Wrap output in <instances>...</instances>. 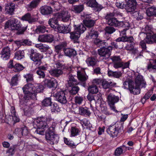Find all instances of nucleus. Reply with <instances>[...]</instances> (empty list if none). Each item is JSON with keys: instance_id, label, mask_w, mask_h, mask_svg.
Returning a JSON list of instances; mask_svg holds the SVG:
<instances>
[{"instance_id": "2f4dec72", "label": "nucleus", "mask_w": 156, "mask_h": 156, "mask_svg": "<svg viewBox=\"0 0 156 156\" xmlns=\"http://www.w3.org/2000/svg\"><path fill=\"white\" fill-rule=\"evenodd\" d=\"M70 34V38L73 41L74 43H78V41L79 38L80 37L79 34L75 30L73 32L69 33Z\"/></svg>"}, {"instance_id": "09e8293b", "label": "nucleus", "mask_w": 156, "mask_h": 156, "mask_svg": "<svg viewBox=\"0 0 156 156\" xmlns=\"http://www.w3.org/2000/svg\"><path fill=\"white\" fill-rule=\"evenodd\" d=\"M51 101V98H46L43 100L42 102V105L45 107L50 106L52 103Z\"/></svg>"}, {"instance_id": "864d4df0", "label": "nucleus", "mask_w": 156, "mask_h": 156, "mask_svg": "<svg viewBox=\"0 0 156 156\" xmlns=\"http://www.w3.org/2000/svg\"><path fill=\"white\" fill-rule=\"evenodd\" d=\"M156 59H151L150 60L149 63L147 66L148 69L152 68L153 69H156Z\"/></svg>"}, {"instance_id": "9d476101", "label": "nucleus", "mask_w": 156, "mask_h": 156, "mask_svg": "<svg viewBox=\"0 0 156 156\" xmlns=\"http://www.w3.org/2000/svg\"><path fill=\"white\" fill-rule=\"evenodd\" d=\"M51 121V119L44 117H41L37 118L34 121V123L36 125L38 128H44L47 126H49V123Z\"/></svg>"}, {"instance_id": "f704fd0d", "label": "nucleus", "mask_w": 156, "mask_h": 156, "mask_svg": "<svg viewBox=\"0 0 156 156\" xmlns=\"http://www.w3.org/2000/svg\"><path fill=\"white\" fill-rule=\"evenodd\" d=\"M58 21L56 18H52L49 20L48 21V23L51 27L53 28L57 29L59 24L58 23Z\"/></svg>"}, {"instance_id": "5fc2aeb1", "label": "nucleus", "mask_w": 156, "mask_h": 156, "mask_svg": "<svg viewBox=\"0 0 156 156\" xmlns=\"http://www.w3.org/2000/svg\"><path fill=\"white\" fill-rule=\"evenodd\" d=\"M105 30L106 33L110 34L115 32L116 29L113 27L110 26L106 27Z\"/></svg>"}, {"instance_id": "ddd939ff", "label": "nucleus", "mask_w": 156, "mask_h": 156, "mask_svg": "<svg viewBox=\"0 0 156 156\" xmlns=\"http://www.w3.org/2000/svg\"><path fill=\"white\" fill-rule=\"evenodd\" d=\"M107 98L111 109L117 113L118 111L115 109L114 104L119 101V97L111 93H110L108 96Z\"/></svg>"}, {"instance_id": "ea45409f", "label": "nucleus", "mask_w": 156, "mask_h": 156, "mask_svg": "<svg viewBox=\"0 0 156 156\" xmlns=\"http://www.w3.org/2000/svg\"><path fill=\"white\" fill-rule=\"evenodd\" d=\"M98 33L97 31L94 30L93 29H91L89 32H88V36H87L88 38L93 39H96L98 37Z\"/></svg>"}, {"instance_id": "13d9d810", "label": "nucleus", "mask_w": 156, "mask_h": 156, "mask_svg": "<svg viewBox=\"0 0 156 156\" xmlns=\"http://www.w3.org/2000/svg\"><path fill=\"white\" fill-rule=\"evenodd\" d=\"M51 109L52 112H55V111L59 112L60 109L57 103H54L50 105Z\"/></svg>"}, {"instance_id": "39448f33", "label": "nucleus", "mask_w": 156, "mask_h": 156, "mask_svg": "<svg viewBox=\"0 0 156 156\" xmlns=\"http://www.w3.org/2000/svg\"><path fill=\"white\" fill-rule=\"evenodd\" d=\"M55 127L54 126L49 127L45 132L46 140L47 142L51 145L56 144L59 141V136L55 133Z\"/></svg>"}, {"instance_id": "f257e3e1", "label": "nucleus", "mask_w": 156, "mask_h": 156, "mask_svg": "<svg viewBox=\"0 0 156 156\" xmlns=\"http://www.w3.org/2000/svg\"><path fill=\"white\" fill-rule=\"evenodd\" d=\"M44 89L43 86L39 83L33 85L31 83H28L25 85L22 88L24 95L23 98L21 100V104H24V103H29L30 100L34 99L37 93L41 92Z\"/></svg>"}, {"instance_id": "aec40b11", "label": "nucleus", "mask_w": 156, "mask_h": 156, "mask_svg": "<svg viewBox=\"0 0 156 156\" xmlns=\"http://www.w3.org/2000/svg\"><path fill=\"white\" fill-rule=\"evenodd\" d=\"M20 142L17 143L16 144L13 145L11 146L10 148L6 151L7 153H9L11 155H12L15 153L16 151L19 150L21 151L23 149V147Z\"/></svg>"}, {"instance_id": "3c124183", "label": "nucleus", "mask_w": 156, "mask_h": 156, "mask_svg": "<svg viewBox=\"0 0 156 156\" xmlns=\"http://www.w3.org/2000/svg\"><path fill=\"white\" fill-rule=\"evenodd\" d=\"M133 83H134L132 81L126 80L123 82V87L124 89H128L129 90L130 88L132 87Z\"/></svg>"}, {"instance_id": "c85d7f7f", "label": "nucleus", "mask_w": 156, "mask_h": 156, "mask_svg": "<svg viewBox=\"0 0 156 156\" xmlns=\"http://www.w3.org/2000/svg\"><path fill=\"white\" fill-rule=\"evenodd\" d=\"M41 14L43 15H48L51 14L53 12L52 9L50 6H44L40 8Z\"/></svg>"}, {"instance_id": "0eeeda50", "label": "nucleus", "mask_w": 156, "mask_h": 156, "mask_svg": "<svg viewBox=\"0 0 156 156\" xmlns=\"http://www.w3.org/2000/svg\"><path fill=\"white\" fill-rule=\"evenodd\" d=\"M106 131L113 137L119 136L124 132L123 125L122 123H119L111 125L107 129Z\"/></svg>"}, {"instance_id": "a878e982", "label": "nucleus", "mask_w": 156, "mask_h": 156, "mask_svg": "<svg viewBox=\"0 0 156 156\" xmlns=\"http://www.w3.org/2000/svg\"><path fill=\"white\" fill-rule=\"evenodd\" d=\"M21 20L23 21H27L30 24H32L37 21L38 20L37 18L31 16L29 13H27L23 16Z\"/></svg>"}, {"instance_id": "dca6fc26", "label": "nucleus", "mask_w": 156, "mask_h": 156, "mask_svg": "<svg viewBox=\"0 0 156 156\" xmlns=\"http://www.w3.org/2000/svg\"><path fill=\"white\" fill-rule=\"evenodd\" d=\"M134 40L133 37L131 36H124V42H128L129 43L126 45L125 48L126 50H130L135 45Z\"/></svg>"}, {"instance_id": "774afa93", "label": "nucleus", "mask_w": 156, "mask_h": 156, "mask_svg": "<svg viewBox=\"0 0 156 156\" xmlns=\"http://www.w3.org/2000/svg\"><path fill=\"white\" fill-rule=\"evenodd\" d=\"M115 5L117 7L119 8L122 9L125 8V5L124 2L120 1L119 0H117Z\"/></svg>"}, {"instance_id": "423d86ee", "label": "nucleus", "mask_w": 156, "mask_h": 156, "mask_svg": "<svg viewBox=\"0 0 156 156\" xmlns=\"http://www.w3.org/2000/svg\"><path fill=\"white\" fill-rule=\"evenodd\" d=\"M114 16V13H110L107 14L105 16V18L107 20V22L108 25L119 28L128 26V24L126 21H119L116 18L113 17Z\"/></svg>"}, {"instance_id": "7c9ffc66", "label": "nucleus", "mask_w": 156, "mask_h": 156, "mask_svg": "<svg viewBox=\"0 0 156 156\" xmlns=\"http://www.w3.org/2000/svg\"><path fill=\"white\" fill-rule=\"evenodd\" d=\"M59 17L62 19L64 22H66L69 20L70 16L67 11H63L59 13Z\"/></svg>"}, {"instance_id": "4d7b16f0", "label": "nucleus", "mask_w": 156, "mask_h": 156, "mask_svg": "<svg viewBox=\"0 0 156 156\" xmlns=\"http://www.w3.org/2000/svg\"><path fill=\"white\" fill-rule=\"evenodd\" d=\"M17 131L19 130L21 132L23 136H26L29 133V130L27 127L24 126L21 129H17Z\"/></svg>"}, {"instance_id": "603ef678", "label": "nucleus", "mask_w": 156, "mask_h": 156, "mask_svg": "<svg viewBox=\"0 0 156 156\" xmlns=\"http://www.w3.org/2000/svg\"><path fill=\"white\" fill-rule=\"evenodd\" d=\"M71 136H77L80 132L79 129L76 127H72L71 129Z\"/></svg>"}, {"instance_id": "58836bf2", "label": "nucleus", "mask_w": 156, "mask_h": 156, "mask_svg": "<svg viewBox=\"0 0 156 156\" xmlns=\"http://www.w3.org/2000/svg\"><path fill=\"white\" fill-rule=\"evenodd\" d=\"M126 147L124 145L117 148L115 150L114 155L115 156L120 155L121 154L123 153L124 151V152L126 151Z\"/></svg>"}, {"instance_id": "473e14b6", "label": "nucleus", "mask_w": 156, "mask_h": 156, "mask_svg": "<svg viewBox=\"0 0 156 156\" xmlns=\"http://www.w3.org/2000/svg\"><path fill=\"white\" fill-rule=\"evenodd\" d=\"M40 1V0H33L29 4L27 5L26 7L28 11H30L36 8Z\"/></svg>"}, {"instance_id": "6ab92c4d", "label": "nucleus", "mask_w": 156, "mask_h": 156, "mask_svg": "<svg viewBox=\"0 0 156 156\" xmlns=\"http://www.w3.org/2000/svg\"><path fill=\"white\" fill-rule=\"evenodd\" d=\"M44 84L49 88H56L57 87V82L56 80L53 78L46 79L43 81Z\"/></svg>"}, {"instance_id": "338daca9", "label": "nucleus", "mask_w": 156, "mask_h": 156, "mask_svg": "<svg viewBox=\"0 0 156 156\" xmlns=\"http://www.w3.org/2000/svg\"><path fill=\"white\" fill-rule=\"evenodd\" d=\"M126 4H128L129 5L133 6L134 7L136 8L137 5L136 0H128L127 1Z\"/></svg>"}, {"instance_id": "cd10ccee", "label": "nucleus", "mask_w": 156, "mask_h": 156, "mask_svg": "<svg viewBox=\"0 0 156 156\" xmlns=\"http://www.w3.org/2000/svg\"><path fill=\"white\" fill-rule=\"evenodd\" d=\"M65 55L69 58L74 57L77 55L76 51L73 48H66L64 50Z\"/></svg>"}, {"instance_id": "20e7f679", "label": "nucleus", "mask_w": 156, "mask_h": 156, "mask_svg": "<svg viewBox=\"0 0 156 156\" xmlns=\"http://www.w3.org/2000/svg\"><path fill=\"white\" fill-rule=\"evenodd\" d=\"M135 83V86H134L133 83L130 88L129 90L131 94H138L140 92V88L145 87L146 83L143 80V76L139 75L136 77Z\"/></svg>"}, {"instance_id": "bf43d9fd", "label": "nucleus", "mask_w": 156, "mask_h": 156, "mask_svg": "<svg viewBox=\"0 0 156 156\" xmlns=\"http://www.w3.org/2000/svg\"><path fill=\"white\" fill-rule=\"evenodd\" d=\"M95 5V6H94L93 8L94 11L95 12H99L103 8V6H102L101 5L98 4L97 2Z\"/></svg>"}, {"instance_id": "9b49d317", "label": "nucleus", "mask_w": 156, "mask_h": 156, "mask_svg": "<svg viewBox=\"0 0 156 156\" xmlns=\"http://www.w3.org/2000/svg\"><path fill=\"white\" fill-rule=\"evenodd\" d=\"M23 98V97H19V105L20 107H24L23 108V112L24 115L27 116H30L33 114L34 112L33 110L31 107L29 106V105H30L31 103V101L32 100H30V102L28 104H26L24 103V104H21V100Z\"/></svg>"}, {"instance_id": "4c0bfd02", "label": "nucleus", "mask_w": 156, "mask_h": 156, "mask_svg": "<svg viewBox=\"0 0 156 156\" xmlns=\"http://www.w3.org/2000/svg\"><path fill=\"white\" fill-rule=\"evenodd\" d=\"M146 14L150 17L156 16V8L153 6L148 8L146 10Z\"/></svg>"}, {"instance_id": "79ce46f5", "label": "nucleus", "mask_w": 156, "mask_h": 156, "mask_svg": "<svg viewBox=\"0 0 156 156\" xmlns=\"http://www.w3.org/2000/svg\"><path fill=\"white\" fill-rule=\"evenodd\" d=\"M24 54L23 50H20L15 52L14 58L18 60H20L24 57Z\"/></svg>"}, {"instance_id": "b1692460", "label": "nucleus", "mask_w": 156, "mask_h": 156, "mask_svg": "<svg viewBox=\"0 0 156 156\" xmlns=\"http://www.w3.org/2000/svg\"><path fill=\"white\" fill-rule=\"evenodd\" d=\"M10 52L11 51L9 47L3 48L1 52V57L4 60L8 59L10 56Z\"/></svg>"}, {"instance_id": "2eb2a0df", "label": "nucleus", "mask_w": 156, "mask_h": 156, "mask_svg": "<svg viewBox=\"0 0 156 156\" xmlns=\"http://www.w3.org/2000/svg\"><path fill=\"white\" fill-rule=\"evenodd\" d=\"M56 101L62 104H65L67 102L64 91L60 90L58 91L54 95Z\"/></svg>"}, {"instance_id": "de8ad7c7", "label": "nucleus", "mask_w": 156, "mask_h": 156, "mask_svg": "<svg viewBox=\"0 0 156 156\" xmlns=\"http://www.w3.org/2000/svg\"><path fill=\"white\" fill-rule=\"evenodd\" d=\"M18 75L16 74L12 78L11 81L9 82L10 85L11 87L15 86L18 84Z\"/></svg>"}, {"instance_id": "f03ea898", "label": "nucleus", "mask_w": 156, "mask_h": 156, "mask_svg": "<svg viewBox=\"0 0 156 156\" xmlns=\"http://www.w3.org/2000/svg\"><path fill=\"white\" fill-rule=\"evenodd\" d=\"M153 29L149 26L143 28L140 33L139 37L141 40L144 39L145 42L148 44L156 43V34Z\"/></svg>"}, {"instance_id": "412c9836", "label": "nucleus", "mask_w": 156, "mask_h": 156, "mask_svg": "<svg viewBox=\"0 0 156 156\" xmlns=\"http://www.w3.org/2000/svg\"><path fill=\"white\" fill-rule=\"evenodd\" d=\"M16 8V5L14 3L9 2L5 5V10L8 14L12 15L14 14Z\"/></svg>"}, {"instance_id": "4468645a", "label": "nucleus", "mask_w": 156, "mask_h": 156, "mask_svg": "<svg viewBox=\"0 0 156 156\" xmlns=\"http://www.w3.org/2000/svg\"><path fill=\"white\" fill-rule=\"evenodd\" d=\"M7 66L9 68L13 69L14 72L19 73L23 70L25 68L22 64L13 62L12 60L9 61L7 64Z\"/></svg>"}, {"instance_id": "f3484780", "label": "nucleus", "mask_w": 156, "mask_h": 156, "mask_svg": "<svg viewBox=\"0 0 156 156\" xmlns=\"http://www.w3.org/2000/svg\"><path fill=\"white\" fill-rule=\"evenodd\" d=\"M77 78L80 80L78 82L82 86L85 87L86 86V81L88 79V76L83 72L78 71L77 73Z\"/></svg>"}, {"instance_id": "e2e57ef3", "label": "nucleus", "mask_w": 156, "mask_h": 156, "mask_svg": "<svg viewBox=\"0 0 156 156\" xmlns=\"http://www.w3.org/2000/svg\"><path fill=\"white\" fill-rule=\"evenodd\" d=\"M125 8L128 12L130 13L134 11L136 9V8L134 7L133 6L129 5L127 4H125Z\"/></svg>"}, {"instance_id": "bb28decb", "label": "nucleus", "mask_w": 156, "mask_h": 156, "mask_svg": "<svg viewBox=\"0 0 156 156\" xmlns=\"http://www.w3.org/2000/svg\"><path fill=\"white\" fill-rule=\"evenodd\" d=\"M96 21L91 19H85L83 20V24L86 29H93V27Z\"/></svg>"}, {"instance_id": "6e6d98bb", "label": "nucleus", "mask_w": 156, "mask_h": 156, "mask_svg": "<svg viewBox=\"0 0 156 156\" xmlns=\"http://www.w3.org/2000/svg\"><path fill=\"white\" fill-rule=\"evenodd\" d=\"M23 77L26 79V81L27 83L33 81L34 76L32 73H28L23 76Z\"/></svg>"}, {"instance_id": "8fccbe9b", "label": "nucleus", "mask_w": 156, "mask_h": 156, "mask_svg": "<svg viewBox=\"0 0 156 156\" xmlns=\"http://www.w3.org/2000/svg\"><path fill=\"white\" fill-rule=\"evenodd\" d=\"M46 30V27L43 25H40L37 27L35 32L37 34L43 33Z\"/></svg>"}, {"instance_id": "49530a36", "label": "nucleus", "mask_w": 156, "mask_h": 156, "mask_svg": "<svg viewBox=\"0 0 156 156\" xmlns=\"http://www.w3.org/2000/svg\"><path fill=\"white\" fill-rule=\"evenodd\" d=\"M87 108H84L83 107L79 108V113L81 115H86L87 116H89L90 115V111L88 110Z\"/></svg>"}, {"instance_id": "c756f323", "label": "nucleus", "mask_w": 156, "mask_h": 156, "mask_svg": "<svg viewBox=\"0 0 156 156\" xmlns=\"http://www.w3.org/2000/svg\"><path fill=\"white\" fill-rule=\"evenodd\" d=\"M67 45V43L66 41H64L55 46V52L58 53H60L62 51L64 52V50L66 49Z\"/></svg>"}, {"instance_id": "c9c22d12", "label": "nucleus", "mask_w": 156, "mask_h": 156, "mask_svg": "<svg viewBox=\"0 0 156 156\" xmlns=\"http://www.w3.org/2000/svg\"><path fill=\"white\" fill-rule=\"evenodd\" d=\"M84 9L83 4L74 5L72 8V11L75 13L79 14L83 11Z\"/></svg>"}, {"instance_id": "0e129e2a", "label": "nucleus", "mask_w": 156, "mask_h": 156, "mask_svg": "<svg viewBox=\"0 0 156 156\" xmlns=\"http://www.w3.org/2000/svg\"><path fill=\"white\" fill-rule=\"evenodd\" d=\"M110 59H111L114 63L121 61L122 60L119 56H113L110 58Z\"/></svg>"}, {"instance_id": "c03bdc74", "label": "nucleus", "mask_w": 156, "mask_h": 156, "mask_svg": "<svg viewBox=\"0 0 156 156\" xmlns=\"http://www.w3.org/2000/svg\"><path fill=\"white\" fill-rule=\"evenodd\" d=\"M64 141L65 143L70 148H74L76 147V145L72 140H69L67 138L64 137Z\"/></svg>"}, {"instance_id": "052dcab7", "label": "nucleus", "mask_w": 156, "mask_h": 156, "mask_svg": "<svg viewBox=\"0 0 156 156\" xmlns=\"http://www.w3.org/2000/svg\"><path fill=\"white\" fill-rule=\"evenodd\" d=\"M101 111L105 114L107 115H110L111 113L107 111V109L105 105H100Z\"/></svg>"}, {"instance_id": "393cba45", "label": "nucleus", "mask_w": 156, "mask_h": 156, "mask_svg": "<svg viewBox=\"0 0 156 156\" xmlns=\"http://www.w3.org/2000/svg\"><path fill=\"white\" fill-rule=\"evenodd\" d=\"M68 79L67 80V86L70 87L74 85H77L79 83L77 81L76 76H73L72 74H70L68 77Z\"/></svg>"}, {"instance_id": "7ed1b4c3", "label": "nucleus", "mask_w": 156, "mask_h": 156, "mask_svg": "<svg viewBox=\"0 0 156 156\" xmlns=\"http://www.w3.org/2000/svg\"><path fill=\"white\" fill-rule=\"evenodd\" d=\"M27 26L23 27L20 22H18L15 19L9 20L7 21L5 25V28H10L11 30H16L17 31V35L22 34L26 30Z\"/></svg>"}, {"instance_id": "a211bd4d", "label": "nucleus", "mask_w": 156, "mask_h": 156, "mask_svg": "<svg viewBox=\"0 0 156 156\" xmlns=\"http://www.w3.org/2000/svg\"><path fill=\"white\" fill-rule=\"evenodd\" d=\"M54 36L52 34H42L39 36L38 40L41 42L51 43L54 40Z\"/></svg>"}, {"instance_id": "a18cd8bd", "label": "nucleus", "mask_w": 156, "mask_h": 156, "mask_svg": "<svg viewBox=\"0 0 156 156\" xmlns=\"http://www.w3.org/2000/svg\"><path fill=\"white\" fill-rule=\"evenodd\" d=\"M88 90L89 93L92 94H96L98 91L97 87L94 84L89 86Z\"/></svg>"}, {"instance_id": "5701e85b", "label": "nucleus", "mask_w": 156, "mask_h": 156, "mask_svg": "<svg viewBox=\"0 0 156 156\" xmlns=\"http://www.w3.org/2000/svg\"><path fill=\"white\" fill-rule=\"evenodd\" d=\"M48 68L46 66H42L38 67L36 70V73L40 78H44L45 77V71L47 70Z\"/></svg>"}, {"instance_id": "e433bc0d", "label": "nucleus", "mask_w": 156, "mask_h": 156, "mask_svg": "<svg viewBox=\"0 0 156 156\" xmlns=\"http://www.w3.org/2000/svg\"><path fill=\"white\" fill-rule=\"evenodd\" d=\"M74 29L77 32L79 33L80 35L81 34L83 33L87 30L86 27L83 24H81L78 26L75 25Z\"/></svg>"}, {"instance_id": "69168bd1", "label": "nucleus", "mask_w": 156, "mask_h": 156, "mask_svg": "<svg viewBox=\"0 0 156 156\" xmlns=\"http://www.w3.org/2000/svg\"><path fill=\"white\" fill-rule=\"evenodd\" d=\"M97 2L96 0H88L86 2V4L87 6L93 8Z\"/></svg>"}, {"instance_id": "4be33fe9", "label": "nucleus", "mask_w": 156, "mask_h": 156, "mask_svg": "<svg viewBox=\"0 0 156 156\" xmlns=\"http://www.w3.org/2000/svg\"><path fill=\"white\" fill-rule=\"evenodd\" d=\"M57 29L59 33L63 34L69 33L71 31V26L69 25H59Z\"/></svg>"}, {"instance_id": "680f3d73", "label": "nucleus", "mask_w": 156, "mask_h": 156, "mask_svg": "<svg viewBox=\"0 0 156 156\" xmlns=\"http://www.w3.org/2000/svg\"><path fill=\"white\" fill-rule=\"evenodd\" d=\"M128 24V25L127 26H125L123 27H122L124 28L123 30L119 31L120 35L122 36H125L126 35V31L129 29V27H130V24L129 23V22H126Z\"/></svg>"}, {"instance_id": "f8f14e48", "label": "nucleus", "mask_w": 156, "mask_h": 156, "mask_svg": "<svg viewBox=\"0 0 156 156\" xmlns=\"http://www.w3.org/2000/svg\"><path fill=\"white\" fill-rule=\"evenodd\" d=\"M54 67V69L49 70V73L52 76L58 77L64 73L63 70L62 69V65L60 62L55 63Z\"/></svg>"}, {"instance_id": "6e6552de", "label": "nucleus", "mask_w": 156, "mask_h": 156, "mask_svg": "<svg viewBox=\"0 0 156 156\" xmlns=\"http://www.w3.org/2000/svg\"><path fill=\"white\" fill-rule=\"evenodd\" d=\"M112 50V46H108L107 47L101 48L98 49V52L101 59L104 61H109Z\"/></svg>"}, {"instance_id": "1a4fd4ad", "label": "nucleus", "mask_w": 156, "mask_h": 156, "mask_svg": "<svg viewBox=\"0 0 156 156\" xmlns=\"http://www.w3.org/2000/svg\"><path fill=\"white\" fill-rule=\"evenodd\" d=\"M29 54L30 59L33 61L37 66H40L42 63V55L38 53L34 50L31 49L29 51Z\"/></svg>"}, {"instance_id": "37998d69", "label": "nucleus", "mask_w": 156, "mask_h": 156, "mask_svg": "<svg viewBox=\"0 0 156 156\" xmlns=\"http://www.w3.org/2000/svg\"><path fill=\"white\" fill-rule=\"evenodd\" d=\"M69 92L70 94L75 95L78 93L80 89L77 85L69 87Z\"/></svg>"}, {"instance_id": "72a5a7b5", "label": "nucleus", "mask_w": 156, "mask_h": 156, "mask_svg": "<svg viewBox=\"0 0 156 156\" xmlns=\"http://www.w3.org/2000/svg\"><path fill=\"white\" fill-rule=\"evenodd\" d=\"M86 62L88 66L93 67L97 64V60L94 57H90L87 59Z\"/></svg>"}, {"instance_id": "a19ab883", "label": "nucleus", "mask_w": 156, "mask_h": 156, "mask_svg": "<svg viewBox=\"0 0 156 156\" xmlns=\"http://www.w3.org/2000/svg\"><path fill=\"white\" fill-rule=\"evenodd\" d=\"M95 44L98 47H101V48L105 47L108 46V43L105 41H102L98 39H96L94 41Z\"/></svg>"}]
</instances>
